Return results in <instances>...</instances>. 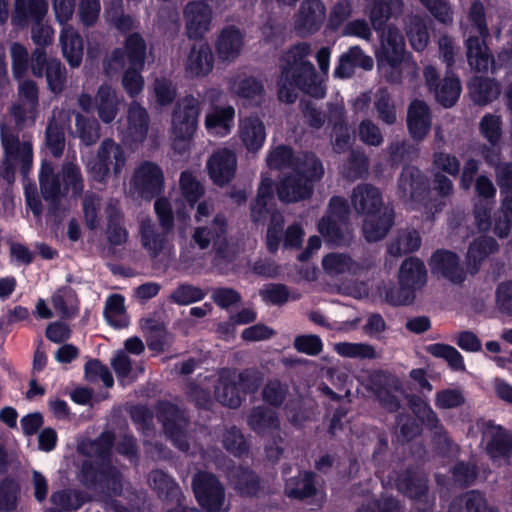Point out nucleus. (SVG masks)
<instances>
[{
	"label": "nucleus",
	"instance_id": "1",
	"mask_svg": "<svg viewBox=\"0 0 512 512\" xmlns=\"http://www.w3.org/2000/svg\"><path fill=\"white\" fill-rule=\"evenodd\" d=\"M266 162L270 169L286 171L277 186L279 199L286 203L310 198L314 183L324 175L323 165L314 154L294 155L292 149L284 145L271 149Z\"/></svg>",
	"mask_w": 512,
	"mask_h": 512
},
{
	"label": "nucleus",
	"instance_id": "2",
	"mask_svg": "<svg viewBox=\"0 0 512 512\" xmlns=\"http://www.w3.org/2000/svg\"><path fill=\"white\" fill-rule=\"evenodd\" d=\"M113 441V434L104 432L94 441L82 442L78 448L90 458L82 467L85 483L89 486L106 487L111 491L109 498L120 495L122 491L120 472L112 465L110 457ZM105 502L114 512H128L117 500L107 499Z\"/></svg>",
	"mask_w": 512,
	"mask_h": 512
},
{
	"label": "nucleus",
	"instance_id": "3",
	"mask_svg": "<svg viewBox=\"0 0 512 512\" xmlns=\"http://www.w3.org/2000/svg\"><path fill=\"white\" fill-rule=\"evenodd\" d=\"M311 54L309 43L292 46L281 59V75L278 80V96L283 102L293 103L296 88L316 98H323L325 88L316 74L313 64L307 60Z\"/></svg>",
	"mask_w": 512,
	"mask_h": 512
},
{
	"label": "nucleus",
	"instance_id": "4",
	"mask_svg": "<svg viewBox=\"0 0 512 512\" xmlns=\"http://www.w3.org/2000/svg\"><path fill=\"white\" fill-rule=\"evenodd\" d=\"M351 204L355 211L365 215L362 231L368 242L383 239L394 222V212L383 206L380 191L370 184L356 186L351 194Z\"/></svg>",
	"mask_w": 512,
	"mask_h": 512
},
{
	"label": "nucleus",
	"instance_id": "5",
	"mask_svg": "<svg viewBox=\"0 0 512 512\" xmlns=\"http://www.w3.org/2000/svg\"><path fill=\"white\" fill-rule=\"evenodd\" d=\"M146 43L138 33L130 34L125 42V51L116 49L106 63L107 74H112L128 65L122 85L130 97L137 96L144 87L141 70L144 67Z\"/></svg>",
	"mask_w": 512,
	"mask_h": 512
},
{
	"label": "nucleus",
	"instance_id": "6",
	"mask_svg": "<svg viewBox=\"0 0 512 512\" xmlns=\"http://www.w3.org/2000/svg\"><path fill=\"white\" fill-rule=\"evenodd\" d=\"M469 21L471 22V30L466 41L469 65L476 71H487L490 66L495 69V62L484 42V39L488 36V29L484 6L480 1L472 3L469 11Z\"/></svg>",
	"mask_w": 512,
	"mask_h": 512
},
{
	"label": "nucleus",
	"instance_id": "7",
	"mask_svg": "<svg viewBox=\"0 0 512 512\" xmlns=\"http://www.w3.org/2000/svg\"><path fill=\"white\" fill-rule=\"evenodd\" d=\"M126 163L125 149L108 138L101 142L95 157L87 162L86 168L95 181L105 182L110 176L119 177Z\"/></svg>",
	"mask_w": 512,
	"mask_h": 512
},
{
	"label": "nucleus",
	"instance_id": "8",
	"mask_svg": "<svg viewBox=\"0 0 512 512\" xmlns=\"http://www.w3.org/2000/svg\"><path fill=\"white\" fill-rule=\"evenodd\" d=\"M349 207L345 198L334 196L330 199L326 215L319 221L318 232L326 242L336 246L350 243L352 235L348 228Z\"/></svg>",
	"mask_w": 512,
	"mask_h": 512
},
{
	"label": "nucleus",
	"instance_id": "9",
	"mask_svg": "<svg viewBox=\"0 0 512 512\" xmlns=\"http://www.w3.org/2000/svg\"><path fill=\"white\" fill-rule=\"evenodd\" d=\"M257 381L258 378L254 372L237 373L236 370L221 369L218 384L215 387V397L222 405L237 408L242 402V394L253 392Z\"/></svg>",
	"mask_w": 512,
	"mask_h": 512
},
{
	"label": "nucleus",
	"instance_id": "10",
	"mask_svg": "<svg viewBox=\"0 0 512 512\" xmlns=\"http://www.w3.org/2000/svg\"><path fill=\"white\" fill-rule=\"evenodd\" d=\"M200 102L192 95L184 97L176 106L172 116L174 148L180 153L189 148L198 123Z\"/></svg>",
	"mask_w": 512,
	"mask_h": 512
},
{
	"label": "nucleus",
	"instance_id": "11",
	"mask_svg": "<svg viewBox=\"0 0 512 512\" xmlns=\"http://www.w3.org/2000/svg\"><path fill=\"white\" fill-rule=\"evenodd\" d=\"M48 11L46 0H29L26 8L25 0H15L14 13L12 15V24L24 26L27 18H32L36 24L32 28L33 42L43 48L50 45L54 38V30L49 25L41 24L42 19Z\"/></svg>",
	"mask_w": 512,
	"mask_h": 512
},
{
	"label": "nucleus",
	"instance_id": "12",
	"mask_svg": "<svg viewBox=\"0 0 512 512\" xmlns=\"http://www.w3.org/2000/svg\"><path fill=\"white\" fill-rule=\"evenodd\" d=\"M155 212L163 228L157 232L150 219H144L140 225L141 243L152 257H156L168 243V233L173 227V214L169 202L165 198L156 200Z\"/></svg>",
	"mask_w": 512,
	"mask_h": 512
},
{
	"label": "nucleus",
	"instance_id": "13",
	"mask_svg": "<svg viewBox=\"0 0 512 512\" xmlns=\"http://www.w3.org/2000/svg\"><path fill=\"white\" fill-rule=\"evenodd\" d=\"M193 490L198 503L208 512L224 511L225 493L218 479L200 472L193 479Z\"/></svg>",
	"mask_w": 512,
	"mask_h": 512
},
{
	"label": "nucleus",
	"instance_id": "14",
	"mask_svg": "<svg viewBox=\"0 0 512 512\" xmlns=\"http://www.w3.org/2000/svg\"><path fill=\"white\" fill-rule=\"evenodd\" d=\"M157 418L162 423L165 434L181 451L188 450L185 429L188 421L184 413L175 405L161 402L157 407Z\"/></svg>",
	"mask_w": 512,
	"mask_h": 512
},
{
	"label": "nucleus",
	"instance_id": "15",
	"mask_svg": "<svg viewBox=\"0 0 512 512\" xmlns=\"http://www.w3.org/2000/svg\"><path fill=\"white\" fill-rule=\"evenodd\" d=\"M130 185L140 197L152 199L163 190V171L157 164L144 161L134 170Z\"/></svg>",
	"mask_w": 512,
	"mask_h": 512
},
{
	"label": "nucleus",
	"instance_id": "16",
	"mask_svg": "<svg viewBox=\"0 0 512 512\" xmlns=\"http://www.w3.org/2000/svg\"><path fill=\"white\" fill-rule=\"evenodd\" d=\"M482 442L493 462L507 461L512 452V433L492 422L482 423Z\"/></svg>",
	"mask_w": 512,
	"mask_h": 512
},
{
	"label": "nucleus",
	"instance_id": "17",
	"mask_svg": "<svg viewBox=\"0 0 512 512\" xmlns=\"http://www.w3.org/2000/svg\"><path fill=\"white\" fill-rule=\"evenodd\" d=\"M183 15L189 38H202L210 30L213 12L207 3L190 1L185 6Z\"/></svg>",
	"mask_w": 512,
	"mask_h": 512
},
{
	"label": "nucleus",
	"instance_id": "18",
	"mask_svg": "<svg viewBox=\"0 0 512 512\" xmlns=\"http://www.w3.org/2000/svg\"><path fill=\"white\" fill-rule=\"evenodd\" d=\"M475 190L481 198L476 202L474 208L476 225L480 231H487L491 227L490 212L493 207L496 188L488 177L481 175L476 179Z\"/></svg>",
	"mask_w": 512,
	"mask_h": 512
},
{
	"label": "nucleus",
	"instance_id": "19",
	"mask_svg": "<svg viewBox=\"0 0 512 512\" xmlns=\"http://www.w3.org/2000/svg\"><path fill=\"white\" fill-rule=\"evenodd\" d=\"M20 102L11 109L17 124L34 123L38 106V88L34 81H21L18 87Z\"/></svg>",
	"mask_w": 512,
	"mask_h": 512
},
{
	"label": "nucleus",
	"instance_id": "20",
	"mask_svg": "<svg viewBox=\"0 0 512 512\" xmlns=\"http://www.w3.org/2000/svg\"><path fill=\"white\" fill-rule=\"evenodd\" d=\"M326 7L320 0H304L297 15L295 28L302 35L317 32L325 19Z\"/></svg>",
	"mask_w": 512,
	"mask_h": 512
},
{
	"label": "nucleus",
	"instance_id": "21",
	"mask_svg": "<svg viewBox=\"0 0 512 512\" xmlns=\"http://www.w3.org/2000/svg\"><path fill=\"white\" fill-rule=\"evenodd\" d=\"M236 167V155L228 148L215 151L207 162L209 176L219 186L225 185L234 177Z\"/></svg>",
	"mask_w": 512,
	"mask_h": 512
},
{
	"label": "nucleus",
	"instance_id": "22",
	"mask_svg": "<svg viewBox=\"0 0 512 512\" xmlns=\"http://www.w3.org/2000/svg\"><path fill=\"white\" fill-rule=\"evenodd\" d=\"M427 193L428 181L422 172L416 167H405L398 181L399 196L409 198L413 202H420Z\"/></svg>",
	"mask_w": 512,
	"mask_h": 512
},
{
	"label": "nucleus",
	"instance_id": "23",
	"mask_svg": "<svg viewBox=\"0 0 512 512\" xmlns=\"http://www.w3.org/2000/svg\"><path fill=\"white\" fill-rule=\"evenodd\" d=\"M149 127V116L145 108L138 103L130 104L127 115V127L121 131L125 143H141L145 140Z\"/></svg>",
	"mask_w": 512,
	"mask_h": 512
},
{
	"label": "nucleus",
	"instance_id": "24",
	"mask_svg": "<svg viewBox=\"0 0 512 512\" xmlns=\"http://www.w3.org/2000/svg\"><path fill=\"white\" fill-rule=\"evenodd\" d=\"M226 231L227 223L225 217L217 214L210 226L195 229L193 240L200 249H206L212 243L220 255L223 252V247L226 245Z\"/></svg>",
	"mask_w": 512,
	"mask_h": 512
},
{
	"label": "nucleus",
	"instance_id": "25",
	"mask_svg": "<svg viewBox=\"0 0 512 512\" xmlns=\"http://www.w3.org/2000/svg\"><path fill=\"white\" fill-rule=\"evenodd\" d=\"M380 57L391 67L402 63L405 57V41L401 32L393 26H388L381 34Z\"/></svg>",
	"mask_w": 512,
	"mask_h": 512
},
{
	"label": "nucleus",
	"instance_id": "26",
	"mask_svg": "<svg viewBox=\"0 0 512 512\" xmlns=\"http://www.w3.org/2000/svg\"><path fill=\"white\" fill-rule=\"evenodd\" d=\"M238 136L248 152H258L263 147L266 139L263 121L257 116H248L240 119Z\"/></svg>",
	"mask_w": 512,
	"mask_h": 512
},
{
	"label": "nucleus",
	"instance_id": "27",
	"mask_svg": "<svg viewBox=\"0 0 512 512\" xmlns=\"http://www.w3.org/2000/svg\"><path fill=\"white\" fill-rule=\"evenodd\" d=\"M430 267L433 273L443 276L452 283L460 284L465 279V272L459 264L457 255L450 251L435 252L431 257Z\"/></svg>",
	"mask_w": 512,
	"mask_h": 512
},
{
	"label": "nucleus",
	"instance_id": "28",
	"mask_svg": "<svg viewBox=\"0 0 512 512\" xmlns=\"http://www.w3.org/2000/svg\"><path fill=\"white\" fill-rule=\"evenodd\" d=\"M214 64L212 51L207 43L194 45L185 62V72L189 77L208 75Z\"/></svg>",
	"mask_w": 512,
	"mask_h": 512
},
{
	"label": "nucleus",
	"instance_id": "29",
	"mask_svg": "<svg viewBox=\"0 0 512 512\" xmlns=\"http://www.w3.org/2000/svg\"><path fill=\"white\" fill-rule=\"evenodd\" d=\"M407 125L415 140H423L431 128V115L428 105L420 100L413 101L408 109Z\"/></svg>",
	"mask_w": 512,
	"mask_h": 512
},
{
	"label": "nucleus",
	"instance_id": "30",
	"mask_svg": "<svg viewBox=\"0 0 512 512\" xmlns=\"http://www.w3.org/2000/svg\"><path fill=\"white\" fill-rule=\"evenodd\" d=\"M370 389L377 395L383 407L391 412L399 408V400L395 392L398 388L394 385V392H392L386 385L390 382L395 383V380L387 373L375 370L370 373Z\"/></svg>",
	"mask_w": 512,
	"mask_h": 512
},
{
	"label": "nucleus",
	"instance_id": "31",
	"mask_svg": "<svg viewBox=\"0 0 512 512\" xmlns=\"http://www.w3.org/2000/svg\"><path fill=\"white\" fill-rule=\"evenodd\" d=\"M383 485L395 486L402 494L413 499H420L427 492V479L423 475L416 472L407 471L403 476L396 478H388L385 480L381 476Z\"/></svg>",
	"mask_w": 512,
	"mask_h": 512
},
{
	"label": "nucleus",
	"instance_id": "32",
	"mask_svg": "<svg viewBox=\"0 0 512 512\" xmlns=\"http://www.w3.org/2000/svg\"><path fill=\"white\" fill-rule=\"evenodd\" d=\"M215 47L221 60L232 61L241 53L243 35L235 26L226 27L220 32Z\"/></svg>",
	"mask_w": 512,
	"mask_h": 512
},
{
	"label": "nucleus",
	"instance_id": "33",
	"mask_svg": "<svg viewBox=\"0 0 512 512\" xmlns=\"http://www.w3.org/2000/svg\"><path fill=\"white\" fill-rule=\"evenodd\" d=\"M248 426L260 436L271 435L280 428L275 411L259 406L252 409L247 419Z\"/></svg>",
	"mask_w": 512,
	"mask_h": 512
},
{
	"label": "nucleus",
	"instance_id": "34",
	"mask_svg": "<svg viewBox=\"0 0 512 512\" xmlns=\"http://www.w3.org/2000/svg\"><path fill=\"white\" fill-rule=\"evenodd\" d=\"M354 67H361L365 70L373 68V59L365 55L359 46H353L341 55L334 74L340 78H348L353 74Z\"/></svg>",
	"mask_w": 512,
	"mask_h": 512
},
{
	"label": "nucleus",
	"instance_id": "35",
	"mask_svg": "<svg viewBox=\"0 0 512 512\" xmlns=\"http://www.w3.org/2000/svg\"><path fill=\"white\" fill-rule=\"evenodd\" d=\"M63 56L72 67L80 66L83 58V41L70 25H64L60 34Z\"/></svg>",
	"mask_w": 512,
	"mask_h": 512
},
{
	"label": "nucleus",
	"instance_id": "36",
	"mask_svg": "<svg viewBox=\"0 0 512 512\" xmlns=\"http://www.w3.org/2000/svg\"><path fill=\"white\" fill-rule=\"evenodd\" d=\"M235 110L232 106L217 107L206 115L205 127L209 134L223 137L231 132Z\"/></svg>",
	"mask_w": 512,
	"mask_h": 512
},
{
	"label": "nucleus",
	"instance_id": "37",
	"mask_svg": "<svg viewBox=\"0 0 512 512\" xmlns=\"http://www.w3.org/2000/svg\"><path fill=\"white\" fill-rule=\"evenodd\" d=\"M399 284L415 290L425 285L427 273L422 261L417 258L410 257L406 259L399 271Z\"/></svg>",
	"mask_w": 512,
	"mask_h": 512
},
{
	"label": "nucleus",
	"instance_id": "38",
	"mask_svg": "<svg viewBox=\"0 0 512 512\" xmlns=\"http://www.w3.org/2000/svg\"><path fill=\"white\" fill-rule=\"evenodd\" d=\"M322 268L329 277L335 278L343 274H356L360 265L348 254L332 252L323 257Z\"/></svg>",
	"mask_w": 512,
	"mask_h": 512
},
{
	"label": "nucleus",
	"instance_id": "39",
	"mask_svg": "<svg viewBox=\"0 0 512 512\" xmlns=\"http://www.w3.org/2000/svg\"><path fill=\"white\" fill-rule=\"evenodd\" d=\"M120 100L116 91L109 85H101L95 97V105L99 118L104 123L112 122L118 113Z\"/></svg>",
	"mask_w": 512,
	"mask_h": 512
},
{
	"label": "nucleus",
	"instance_id": "40",
	"mask_svg": "<svg viewBox=\"0 0 512 512\" xmlns=\"http://www.w3.org/2000/svg\"><path fill=\"white\" fill-rule=\"evenodd\" d=\"M402 7V0H372L368 16L373 28L376 31L382 29L394 13H401Z\"/></svg>",
	"mask_w": 512,
	"mask_h": 512
},
{
	"label": "nucleus",
	"instance_id": "41",
	"mask_svg": "<svg viewBox=\"0 0 512 512\" xmlns=\"http://www.w3.org/2000/svg\"><path fill=\"white\" fill-rule=\"evenodd\" d=\"M52 306L58 316L70 319L79 312V299L75 291L70 287H62L51 296Z\"/></svg>",
	"mask_w": 512,
	"mask_h": 512
},
{
	"label": "nucleus",
	"instance_id": "42",
	"mask_svg": "<svg viewBox=\"0 0 512 512\" xmlns=\"http://www.w3.org/2000/svg\"><path fill=\"white\" fill-rule=\"evenodd\" d=\"M111 365L118 380L123 385L134 382L141 374L144 373L143 363H133L132 359L123 351L117 352L111 360Z\"/></svg>",
	"mask_w": 512,
	"mask_h": 512
},
{
	"label": "nucleus",
	"instance_id": "43",
	"mask_svg": "<svg viewBox=\"0 0 512 512\" xmlns=\"http://www.w3.org/2000/svg\"><path fill=\"white\" fill-rule=\"evenodd\" d=\"M469 91L473 101L485 105L500 95V85L493 79L476 76L469 83Z\"/></svg>",
	"mask_w": 512,
	"mask_h": 512
},
{
	"label": "nucleus",
	"instance_id": "44",
	"mask_svg": "<svg viewBox=\"0 0 512 512\" xmlns=\"http://www.w3.org/2000/svg\"><path fill=\"white\" fill-rule=\"evenodd\" d=\"M149 484L157 490L159 495H165L167 499L177 506H182V494L175 481L161 470H154L149 475Z\"/></svg>",
	"mask_w": 512,
	"mask_h": 512
},
{
	"label": "nucleus",
	"instance_id": "45",
	"mask_svg": "<svg viewBox=\"0 0 512 512\" xmlns=\"http://www.w3.org/2000/svg\"><path fill=\"white\" fill-rule=\"evenodd\" d=\"M104 317L114 328H126L129 325V316L125 308V298L120 294L110 295L104 307Z\"/></svg>",
	"mask_w": 512,
	"mask_h": 512
},
{
	"label": "nucleus",
	"instance_id": "46",
	"mask_svg": "<svg viewBox=\"0 0 512 512\" xmlns=\"http://www.w3.org/2000/svg\"><path fill=\"white\" fill-rule=\"evenodd\" d=\"M39 181L43 198L47 201L56 202L62 194L63 185L54 173L51 163L44 162L42 164Z\"/></svg>",
	"mask_w": 512,
	"mask_h": 512
},
{
	"label": "nucleus",
	"instance_id": "47",
	"mask_svg": "<svg viewBox=\"0 0 512 512\" xmlns=\"http://www.w3.org/2000/svg\"><path fill=\"white\" fill-rule=\"evenodd\" d=\"M273 201V181L263 177L258 189L257 198L251 207V217L254 222H260L271 212L269 207Z\"/></svg>",
	"mask_w": 512,
	"mask_h": 512
},
{
	"label": "nucleus",
	"instance_id": "48",
	"mask_svg": "<svg viewBox=\"0 0 512 512\" xmlns=\"http://www.w3.org/2000/svg\"><path fill=\"white\" fill-rule=\"evenodd\" d=\"M141 329L150 350L161 352L170 343V336L163 325L153 319L142 320Z\"/></svg>",
	"mask_w": 512,
	"mask_h": 512
},
{
	"label": "nucleus",
	"instance_id": "49",
	"mask_svg": "<svg viewBox=\"0 0 512 512\" xmlns=\"http://www.w3.org/2000/svg\"><path fill=\"white\" fill-rule=\"evenodd\" d=\"M421 238L416 230H402L397 237L389 244L388 254L399 257L419 249Z\"/></svg>",
	"mask_w": 512,
	"mask_h": 512
},
{
	"label": "nucleus",
	"instance_id": "50",
	"mask_svg": "<svg viewBox=\"0 0 512 512\" xmlns=\"http://www.w3.org/2000/svg\"><path fill=\"white\" fill-rule=\"evenodd\" d=\"M108 225L106 229L107 240L110 245L119 246L126 243L128 239V232L122 225V215L119 210L110 206L107 209Z\"/></svg>",
	"mask_w": 512,
	"mask_h": 512
},
{
	"label": "nucleus",
	"instance_id": "51",
	"mask_svg": "<svg viewBox=\"0 0 512 512\" xmlns=\"http://www.w3.org/2000/svg\"><path fill=\"white\" fill-rule=\"evenodd\" d=\"M228 478L234 488L242 495H254L258 491V479L248 469L237 468L228 472Z\"/></svg>",
	"mask_w": 512,
	"mask_h": 512
},
{
	"label": "nucleus",
	"instance_id": "52",
	"mask_svg": "<svg viewBox=\"0 0 512 512\" xmlns=\"http://www.w3.org/2000/svg\"><path fill=\"white\" fill-rule=\"evenodd\" d=\"M335 352L346 358L372 360L378 357L374 346L367 343L340 342L334 345Z\"/></svg>",
	"mask_w": 512,
	"mask_h": 512
},
{
	"label": "nucleus",
	"instance_id": "53",
	"mask_svg": "<svg viewBox=\"0 0 512 512\" xmlns=\"http://www.w3.org/2000/svg\"><path fill=\"white\" fill-rule=\"evenodd\" d=\"M1 140L8 154H21L24 167L32 163V145L30 142L20 143L18 138L8 129L2 127Z\"/></svg>",
	"mask_w": 512,
	"mask_h": 512
},
{
	"label": "nucleus",
	"instance_id": "54",
	"mask_svg": "<svg viewBox=\"0 0 512 512\" xmlns=\"http://www.w3.org/2000/svg\"><path fill=\"white\" fill-rule=\"evenodd\" d=\"M437 101L444 107H452L458 100L461 93L459 79L453 76H446L434 91Z\"/></svg>",
	"mask_w": 512,
	"mask_h": 512
},
{
	"label": "nucleus",
	"instance_id": "55",
	"mask_svg": "<svg viewBox=\"0 0 512 512\" xmlns=\"http://www.w3.org/2000/svg\"><path fill=\"white\" fill-rule=\"evenodd\" d=\"M231 91L250 102L259 103L263 96V85L253 78L234 80Z\"/></svg>",
	"mask_w": 512,
	"mask_h": 512
},
{
	"label": "nucleus",
	"instance_id": "56",
	"mask_svg": "<svg viewBox=\"0 0 512 512\" xmlns=\"http://www.w3.org/2000/svg\"><path fill=\"white\" fill-rule=\"evenodd\" d=\"M426 352L436 358H442L447 361L453 370H464L465 365L462 355L452 346L447 344L435 343L426 346Z\"/></svg>",
	"mask_w": 512,
	"mask_h": 512
},
{
	"label": "nucleus",
	"instance_id": "57",
	"mask_svg": "<svg viewBox=\"0 0 512 512\" xmlns=\"http://www.w3.org/2000/svg\"><path fill=\"white\" fill-rule=\"evenodd\" d=\"M314 475L305 472L299 479H290L286 482V493L291 498L303 499L316 493L313 481Z\"/></svg>",
	"mask_w": 512,
	"mask_h": 512
},
{
	"label": "nucleus",
	"instance_id": "58",
	"mask_svg": "<svg viewBox=\"0 0 512 512\" xmlns=\"http://www.w3.org/2000/svg\"><path fill=\"white\" fill-rule=\"evenodd\" d=\"M486 502L484 497L475 491L466 493L455 499L449 508V512H484Z\"/></svg>",
	"mask_w": 512,
	"mask_h": 512
},
{
	"label": "nucleus",
	"instance_id": "59",
	"mask_svg": "<svg viewBox=\"0 0 512 512\" xmlns=\"http://www.w3.org/2000/svg\"><path fill=\"white\" fill-rule=\"evenodd\" d=\"M498 249L496 241L491 237H480L474 241L468 250V263H473L474 268L484 260L488 255L494 253Z\"/></svg>",
	"mask_w": 512,
	"mask_h": 512
},
{
	"label": "nucleus",
	"instance_id": "60",
	"mask_svg": "<svg viewBox=\"0 0 512 512\" xmlns=\"http://www.w3.org/2000/svg\"><path fill=\"white\" fill-rule=\"evenodd\" d=\"M51 501L60 510L69 511L79 509L87 499L82 492L67 489L53 493Z\"/></svg>",
	"mask_w": 512,
	"mask_h": 512
},
{
	"label": "nucleus",
	"instance_id": "61",
	"mask_svg": "<svg viewBox=\"0 0 512 512\" xmlns=\"http://www.w3.org/2000/svg\"><path fill=\"white\" fill-rule=\"evenodd\" d=\"M407 36L413 49L416 51L423 50L427 46L429 40L424 20L418 16L410 17Z\"/></svg>",
	"mask_w": 512,
	"mask_h": 512
},
{
	"label": "nucleus",
	"instance_id": "62",
	"mask_svg": "<svg viewBox=\"0 0 512 512\" xmlns=\"http://www.w3.org/2000/svg\"><path fill=\"white\" fill-rule=\"evenodd\" d=\"M259 294L266 303L273 305H283L288 300L300 298L299 294H290L283 284H268L260 290Z\"/></svg>",
	"mask_w": 512,
	"mask_h": 512
},
{
	"label": "nucleus",
	"instance_id": "63",
	"mask_svg": "<svg viewBox=\"0 0 512 512\" xmlns=\"http://www.w3.org/2000/svg\"><path fill=\"white\" fill-rule=\"evenodd\" d=\"M63 190L72 191L74 195H80L83 191V178L80 168L72 163H65L61 171Z\"/></svg>",
	"mask_w": 512,
	"mask_h": 512
},
{
	"label": "nucleus",
	"instance_id": "64",
	"mask_svg": "<svg viewBox=\"0 0 512 512\" xmlns=\"http://www.w3.org/2000/svg\"><path fill=\"white\" fill-rule=\"evenodd\" d=\"M287 394L288 386L278 379L269 380L262 390L263 401L275 407L280 406L284 402Z\"/></svg>",
	"mask_w": 512,
	"mask_h": 512
}]
</instances>
